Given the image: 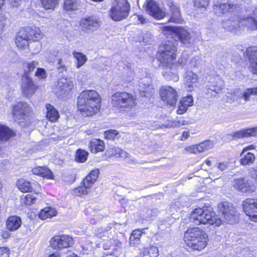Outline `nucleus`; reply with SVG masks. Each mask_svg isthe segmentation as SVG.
Returning a JSON list of instances; mask_svg holds the SVG:
<instances>
[{
	"label": "nucleus",
	"mask_w": 257,
	"mask_h": 257,
	"mask_svg": "<svg viewBox=\"0 0 257 257\" xmlns=\"http://www.w3.org/2000/svg\"><path fill=\"white\" fill-rule=\"evenodd\" d=\"M245 54L249 61L257 60V47L253 46L248 48Z\"/></svg>",
	"instance_id": "nucleus-42"
},
{
	"label": "nucleus",
	"mask_w": 257,
	"mask_h": 257,
	"mask_svg": "<svg viewBox=\"0 0 257 257\" xmlns=\"http://www.w3.org/2000/svg\"><path fill=\"white\" fill-rule=\"evenodd\" d=\"M186 245L193 250H201L207 244V236L204 231L198 227L189 228L184 233Z\"/></svg>",
	"instance_id": "nucleus-5"
},
{
	"label": "nucleus",
	"mask_w": 257,
	"mask_h": 257,
	"mask_svg": "<svg viewBox=\"0 0 257 257\" xmlns=\"http://www.w3.org/2000/svg\"><path fill=\"white\" fill-rule=\"evenodd\" d=\"M146 10L147 12L154 18L160 20L166 16V13L158 6L157 3L154 0H147Z\"/></svg>",
	"instance_id": "nucleus-13"
},
{
	"label": "nucleus",
	"mask_w": 257,
	"mask_h": 257,
	"mask_svg": "<svg viewBox=\"0 0 257 257\" xmlns=\"http://www.w3.org/2000/svg\"><path fill=\"white\" fill-rule=\"evenodd\" d=\"M56 214L57 211L54 208L46 207L40 211L39 216L41 219L45 220L55 216Z\"/></svg>",
	"instance_id": "nucleus-35"
},
{
	"label": "nucleus",
	"mask_w": 257,
	"mask_h": 257,
	"mask_svg": "<svg viewBox=\"0 0 257 257\" xmlns=\"http://www.w3.org/2000/svg\"><path fill=\"white\" fill-rule=\"evenodd\" d=\"M213 10L218 16L227 15L228 19L222 21V27L225 29L235 33L241 27L240 17H242L243 8H240L227 0H221L214 5Z\"/></svg>",
	"instance_id": "nucleus-1"
},
{
	"label": "nucleus",
	"mask_w": 257,
	"mask_h": 257,
	"mask_svg": "<svg viewBox=\"0 0 257 257\" xmlns=\"http://www.w3.org/2000/svg\"><path fill=\"white\" fill-rule=\"evenodd\" d=\"M30 111V107L26 102H20L15 105L13 108V115L17 119L24 118Z\"/></svg>",
	"instance_id": "nucleus-19"
},
{
	"label": "nucleus",
	"mask_w": 257,
	"mask_h": 257,
	"mask_svg": "<svg viewBox=\"0 0 257 257\" xmlns=\"http://www.w3.org/2000/svg\"><path fill=\"white\" fill-rule=\"evenodd\" d=\"M19 189L23 192H27L32 190V187L30 182L23 179L19 180L17 184Z\"/></svg>",
	"instance_id": "nucleus-38"
},
{
	"label": "nucleus",
	"mask_w": 257,
	"mask_h": 257,
	"mask_svg": "<svg viewBox=\"0 0 257 257\" xmlns=\"http://www.w3.org/2000/svg\"><path fill=\"white\" fill-rule=\"evenodd\" d=\"M121 242L117 239L109 238L105 240L103 243V247L104 249H111L113 250L117 249L118 247H120Z\"/></svg>",
	"instance_id": "nucleus-31"
},
{
	"label": "nucleus",
	"mask_w": 257,
	"mask_h": 257,
	"mask_svg": "<svg viewBox=\"0 0 257 257\" xmlns=\"http://www.w3.org/2000/svg\"><path fill=\"white\" fill-rule=\"evenodd\" d=\"M210 0H194V6L197 8H206L209 4Z\"/></svg>",
	"instance_id": "nucleus-51"
},
{
	"label": "nucleus",
	"mask_w": 257,
	"mask_h": 257,
	"mask_svg": "<svg viewBox=\"0 0 257 257\" xmlns=\"http://www.w3.org/2000/svg\"><path fill=\"white\" fill-rule=\"evenodd\" d=\"M217 168L220 171H223L227 168V164L225 163H220L218 164Z\"/></svg>",
	"instance_id": "nucleus-62"
},
{
	"label": "nucleus",
	"mask_w": 257,
	"mask_h": 257,
	"mask_svg": "<svg viewBox=\"0 0 257 257\" xmlns=\"http://www.w3.org/2000/svg\"><path fill=\"white\" fill-rule=\"evenodd\" d=\"M115 155H118L120 157L123 158H127L129 157V154L125 152L124 150L120 148H117L114 149Z\"/></svg>",
	"instance_id": "nucleus-55"
},
{
	"label": "nucleus",
	"mask_w": 257,
	"mask_h": 257,
	"mask_svg": "<svg viewBox=\"0 0 257 257\" xmlns=\"http://www.w3.org/2000/svg\"><path fill=\"white\" fill-rule=\"evenodd\" d=\"M210 178L212 179H217L219 178L221 176V173L220 172H218L215 170H213L210 173Z\"/></svg>",
	"instance_id": "nucleus-59"
},
{
	"label": "nucleus",
	"mask_w": 257,
	"mask_h": 257,
	"mask_svg": "<svg viewBox=\"0 0 257 257\" xmlns=\"http://www.w3.org/2000/svg\"><path fill=\"white\" fill-rule=\"evenodd\" d=\"M189 136H190V134H189V132H183V133L182 134V140H183V138L184 139V140H186L187 139H188L189 138Z\"/></svg>",
	"instance_id": "nucleus-63"
},
{
	"label": "nucleus",
	"mask_w": 257,
	"mask_h": 257,
	"mask_svg": "<svg viewBox=\"0 0 257 257\" xmlns=\"http://www.w3.org/2000/svg\"><path fill=\"white\" fill-rule=\"evenodd\" d=\"M176 46L171 41H167L160 46L158 55V60L160 62L161 66L165 69L163 75L167 80H173L175 82L179 80V77L174 66L173 61L176 59Z\"/></svg>",
	"instance_id": "nucleus-2"
},
{
	"label": "nucleus",
	"mask_w": 257,
	"mask_h": 257,
	"mask_svg": "<svg viewBox=\"0 0 257 257\" xmlns=\"http://www.w3.org/2000/svg\"><path fill=\"white\" fill-rule=\"evenodd\" d=\"M73 86V84L70 80L65 78H60L55 91L57 95L61 96L69 92Z\"/></svg>",
	"instance_id": "nucleus-17"
},
{
	"label": "nucleus",
	"mask_w": 257,
	"mask_h": 257,
	"mask_svg": "<svg viewBox=\"0 0 257 257\" xmlns=\"http://www.w3.org/2000/svg\"><path fill=\"white\" fill-rule=\"evenodd\" d=\"M47 114L46 117L52 122H55L59 117L58 111L51 104L46 105Z\"/></svg>",
	"instance_id": "nucleus-33"
},
{
	"label": "nucleus",
	"mask_w": 257,
	"mask_h": 257,
	"mask_svg": "<svg viewBox=\"0 0 257 257\" xmlns=\"http://www.w3.org/2000/svg\"><path fill=\"white\" fill-rule=\"evenodd\" d=\"M234 186L242 192H252L254 187L250 186L243 179L240 178L234 180Z\"/></svg>",
	"instance_id": "nucleus-23"
},
{
	"label": "nucleus",
	"mask_w": 257,
	"mask_h": 257,
	"mask_svg": "<svg viewBox=\"0 0 257 257\" xmlns=\"http://www.w3.org/2000/svg\"><path fill=\"white\" fill-rule=\"evenodd\" d=\"M244 152H242L241 155L240 164L242 165H250L252 164L255 159L254 154L250 152L246 154H244Z\"/></svg>",
	"instance_id": "nucleus-37"
},
{
	"label": "nucleus",
	"mask_w": 257,
	"mask_h": 257,
	"mask_svg": "<svg viewBox=\"0 0 257 257\" xmlns=\"http://www.w3.org/2000/svg\"><path fill=\"white\" fill-rule=\"evenodd\" d=\"M83 186H80L75 189L74 193L76 195L81 196V195H86L87 194V189L90 187L85 186L83 184Z\"/></svg>",
	"instance_id": "nucleus-50"
},
{
	"label": "nucleus",
	"mask_w": 257,
	"mask_h": 257,
	"mask_svg": "<svg viewBox=\"0 0 257 257\" xmlns=\"http://www.w3.org/2000/svg\"><path fill=\"white\" fill-rule=\"evenodd\" d=\"M22 223L21 219L17 216L9 217L7 220V227L10 231L18 229Z\"/></svg>",
	"instance_id": "nucleus-24"
},
{
	"label": "nucleus",
	"mask_w": 257,
	"mask_h": 257,
	"mask_svg": "<svg viewBox=\"0 0 257 257\" xmlns=\"http://www.w3.org/2000/svg\"><path fill=\"white\" fill-rule=\"evenodd\" d=\"M58 0H41L43 7L46 10H54Z\"/></svg>",
	"instance_id": "nucleus-44"
},
{
	"label": "nucleus",
	"mask_w": 257,
	"mask_h": 257,
	"mask_svg": "<svg viewBox=\"0 0 257 257\" xmlns=\"http://www.w3.org/2000/svg\"><path fill=\"white\" fill-rule=\"evenodd\" d=\"M142 234V233L140 230L136 229L134 230L130 237V244L135 245V244H138L140 242Z\"/></svg>",
	"instance_id": "nucleus-41"
},
{
	"label": "nucleus",
	"mask_w": 257,
	"mask_h": 257,
	"mask_svg": "<svg viewBox=\"0 0 257 257\" xmlns=\"http://www.w3.org/2000/svg\"><path fill=\"white\" fill-rule=\"evenodd\" d=\"M223 88V81L219 77H217L216 79L210 81L206 85V93L207 95L215 96L216 94L221 92Z\"/></svg>",
	"instance_id": "nucleus-16"
},
{
	"label": "nucleus",
	"mask_w": 257,
	"mask_h": 257,
	"mask_svg": "<svg viewBox=\"0 0 257 257\" xmlns=\"http://www.w3.org/2000/svg\"><path fill=\"white\" fill-rule=\"evenodd\" d=\"M10 5L14 7H18L22 3V0H7Z\"/></svg>",
	"instance_id": "nucleus-60"
},
{
	"label": "nucleus",
	"mask_w": 257,
	"mask_h": 257,
	"mask_svg": "<svg viewBox=\"0 0 257 257\" xmlns=\"http://www.w3.org/2000/svg\"><path fill=\"white\" fill-rule=\"evenodd\" d=\"M130 5L127 0H115L109 11V16L114 21H120L129 15Z\"/></svg>",
	"instance_id": "nucleus-7"
},
{
	"label": "nucleus",
	"mask_w": 257,
	"mask_h": 257,
	"mask_svg": "<svg viewBox=\"0 0 257 257\" xmlns=\"http://www.w3.org/2000/svg\"><path fill=\"white\" fill-rule=\"evenodd\" d=\"M143 257H157L159 255L158 249L156 246L144 248L143 251Z\"/></svg>",
	"instance_id": "nucleus-40"
},
{
	"label": "nucleus",
	"mask_w": 257,
	"mask_h": 257,
	"mask_svg": "<svg viewBox=\"0 0 257 257\" xmlns=\"http://www.w3.org/2000/svg\"><path fill=\"white\" fill-rule=\"evenodd\" d=\"M177 28V27L164 26L162 28V33L167 37H172L174 35H176Z\"/></svg>",
	"instance_id": "nucleus-47"
},
{
	"label": "nucleus",
	"mask_w": 257,
	"mask_h": 257,
	"mask_svg": "<svg viewBox=\"0 0 257 257\" xmlns=\"http://www.w3.org/2000/svg\"><path fill=\"white\" fill-rule=\"evenodd\" d=\"M118 135V133L116 130H110L106 131L104 133L105 139L108 140H113Z\"/></svg>",
	"instance_id": "nucleus-49"
},
{
	"label": "nucleus",
	"mask_w": 257,
	"mask_h": 257,
	"mask_svg": "<svg viewBox=\"0 0 257 257\" xmlns=\"http://www.w3.org/2000/svg\"><path fill=\"white\" fill-rule=\"evenodd\" d=\"M137 17L138 18V20L139 21V22L141 24H146L148 21V20L147 19H146L145 18H144V17L143 15H137Z\"/></svg>",
	"instance_id": "nucleus-61"
},
{
	"label": "nucleus",
	"mask_w": 257,
	"mask_h": 257,
	"mask_svg": "<svg viewBox=\"0 0 257 257\" xmlns=\"http://www.w3.org/2000/svg\"><path fill=\"white\" fill-rule=\"evenodd\" d=\"M73 55L77 60L76 67L77 68L83 66L87 60L86 56L81 52L74 51Z\"/></svg>",
	"instance_id": "nucleus-39"
},
{
	"label": "nucleus",
	"mask_w": 257,
	"mask_h": 257,
	"mask_svg": "<svg viewBox=\"0 0 257 257\" xmlns=\"http://www.w3.org/2000/svg\"><path fill=\"white\" fill-rule=\"evenodd\" d=\"M100 101V96L96 91H83L78 97V111L84 116H92L99 110Z\"/></svg>",
	"instance_id": "nucleus-3"
},
{
	"label": "nucleus",
	"mask_w": 257,
	"mask_h": 257,
	"mask_svg": "<svg viewBox=\"0 0 257 257\" xmlns=\"http://www.w3.org/2000/svg\"><path fill=\"white\" fill-rule=\"evenodd\" d=\"M159 93L162 101L171 106H174L178 99L177 91L170 86H163L159 90Z\"/></svg>",
	"instance_id": "nucleus-9"
},
{
	"label": "nucleus",
	"mask_w": 257,
	"mask_h": 257,
	"mask_svg": "<svg viewBox=\"0 0 257 257\" xmlns=\"http://www.w3.org/2000/svg\"><path fill=\"white\" fill-rule=\"evenodd\" d=\"M89 147L92 153H97L103 151L105 147L102 141L99 139H94L90 142Z\"/></svg>",
	"instance_id": "nucleus-32"
},
{
	"label": "nucleus",
	"mask_w": 257,
	"mask_h": 257,
	"mask_svg": "<svg viewBox=\"0 0 257 257\" xmlns=\"http://www.w3.org/2000/svg\"><path fill=\"white\" fill-rule=\"evenodd\" d=\"M253 95L257 96V87L245 89L241 93L240 98L243 99L245 101H248L251 100Z\"/></svg>",
	"instance_id": "nucleus-36"
},
{
	"label": "nucleus",
	"mask_w": 257,
	"mask_h": 257,
	"mask_svg": "<svg viewBox=\"0 0 257 257\" xmlns=\"http://www.w3.org/2000/svg\"><path fill=\"white\" fill-rule=\"evenodd\" d=\"M245 132V129L242 130L241 131H237L233 133L232 136L234 139H241L243 138H246V136Z\"/></svg>",
	"instance_id": "nucleus-54"
},
{
	"label": "nucleus",
	"mask_w": 257,
	"mask_h": 257,
	"mask_svg": "<svg viewBox=\"0 0 257 257\" xmlns=\"http://www.w3.org/2000/svg\"><path fill=\"white\" fill-rule=\"evenodd\" d=\"M0 257H9V250L7 247H0Z\"/></svg>",
	"instance_id": "nucleus-58"
},
{
	"label": "nucleus",
	"mask_w": 257,
	"mask_h": 257,
	"mask_svg": "<svg viewBox=\"0 0 257 257\" xmlns=\"http://www.w3.org/2000/svg\"><path fill=\"white\" fill-rule=\"evenodd\" d=\"M190 219L191 222L196 225L208 224L218 226L222 224L221 218L216 216L210 208L206 207L194 209L191 212Z\"/></svg>",
	"instance_id": "nucleus-4"
},
{
	"label": "nucleus",
	"mask_w": 257,
	"mask_h": 257,
	"mask_svg": "<svg viewBox=\"0 0 257 257\" xmlns=\"http://www.w3.org/2000/svg\"><path fill=\"white\" fill-rule=\"evenodd\" d=\"M26 33L28 34V37L30 40L33 41H37L43 37V34L40 29L38 27H33L31 29H28L26 31Z\"/></svg>",
	"instance_id": "nucleus-28"
},
{
	"label": "nucleus",
	"mask_w": 257,
	"mask_h": 257,
	"mask_svg": "<svg viewBox=\"0 0 257 257\" xmlns=\"http://www.w3.org/2000/svg\"><path fill=\"white\" fill-rule=\"evenodd\" d=\"M200 153L212 149L213 147L214 144L213 141H206L197 145Z\"/></svg>",
	"instance_id": "nucleus-46"
},
{
	"label": "nucleus",
	"mask_w": 257,
	"mask_h": 257,
	"mask_svg": "<svg viewBox=\"0 0 257 257\" xmlns=\"http://www.w3.org/2000/svg\"><path fill=\"white\" fill-rule=\"evenodd\" d=\"M243 12L242 13V17H240L241 21H240L241 26H246L248 29L252 31H257V18H254L249 16L250 14H245Z\"/></svg>",
	"instance_id": "nucleus-20"
},
{
	"label": "nucleus",
	"mask_w": 257,
	"mask_h": 257,
	"mask_svg": "<svg viewBox=\"0 0 257 257\" xmlns=\"http://www.w3.org/2000/svg\"><path fill=\"white\" fill-rule=\"evenodd\" d=\"M35 75L41 79H44L47 77L46 71L41 68H37Z\"/></svg>",
	"instance_id": "nucleus-56"
},
{
	"label": "nucleus",
	"mask_w": 257,
	"mask_h": 257,
	"mask_svg": "<svg viewBox=\"0 0 257 257\" xmlns=\"http://www.w3.org/2000/svg\"><path fill=\"white\" fill-rule=\"evenodd\" d=\"M250 71L254 74H257V59L249 61Z\"/></svg>",
	"instance_id": "nucleus-53"
},
{
	"label": "nucleus",
	"mask_w": 257,
	"mask_h": 257,
	"mask_svg": "<svg viewBox=\"0 0 257 257\" xmlns=\"http://www.w3.org/2000/svg\"><path fill=\"white\" fill-rule=\"evenodd\" d=\"M99 174V170L98 169L92 170L83 180V184L87 187H91L96 181Z\"/></svg>",
	"instance_id": "nucleus-27"
},
{
	"label": "nucleus",
	"mask_w": 257,
	"mask_h": 257,
	"mask_svg": "<svg viewBox=\"0 0 257 257\" xmlns=\"http://www.w3.org/2000/svg\"><path fill=\"white\" fill-rule=\"evenodd\" d=\"M218 210L221 213L223 219L222 222L230 224L235 223L238 221L239 214L236 209L228 202H222L218 205Z\"/></svg>",
	"instance_id": "nucleus-8"
},
{
	"label": "nucleus",
	"mask_w": 257,
	"mask_h": 257,
	"mask_svg": "<svg viewBox=\"0 0 257 257\" xmlns=\"http://www.w3.org/2000/svg\"><path fill=\"white\" fill-rule=\"evenodd\" d=\"M15 135V132L9 127L0 125V141H6L14 137Z\"/></svg>",
	"instance_id": "nucleus-30"
},
{
	"label": "nucleus",
	"mask_w": 257,
	"mask_h": 257,
	"mask_svg": "<svg viewBox=\"0 0 257 257\" xmlns=\"http://www.w3.org/2000/svg\"><path fill=\"white\" fill-rule=\"evenodd\" d=\"M150 81L149 78H146L141 79L139 82V89L143 96H146V93L149 92L154 91V89L150 87Z\"/></svg>",
	"instance_id": "nucleus-25"
},
{
	"label": "nucleus",
	"mask_w": 257,
	"mask_h": 257,
	"mask_svg": "<svg viewBox=\"0 0 257 257\" xmlns=\"http://www.w3.org/2000/svg\"><path fill=\"white\" fill-rule=\"evenodd\" d=\"M79 6V0H64L63 8L67 11H73L78 10Z\"/></svg>",
	"instance_id": "nucleus-34"
},
{
	"label": "nucleus",
	"mask_w": 257,
	"mask_h": 257,
	"mask_svg": "<svg viewBox=\"0 0 257 257\" xmlns=\"http://www.w3.org/2000/svg\"><path fill=\"white\" fill-rule=\"evenodd\" d=\"M32 171L35 175L45 177L47 179H53V175L51 171L46 167L38 166L33 168Z\"/></svg>",
	"instance_id": "nucleus-29"
},
{
	"label": "nucleus",
	"mask_w": 257,
	"mask_h": 257,
	"mask_svg": "<svg viewBox=\"0 0 257 257\" xmlns=\"http://www.w3.org/2000/svg\"><path fill=\"white\" fill-rule=\"evenodd\" d=\"M21 89L27 97H31L36 92L37 87L29 75H24L22 79Z\"/></svg>",
	"instance_id": "nucleus-14"
},
{
	"label": "nucleus",
	"mask_w": 257,
	"mask_h": 257,
	"mask_svg": "<svg viewBox=\"0 0 257 257\" xmlns=\"http://www.w3.org/2000/svg\"><path fill=\"white\" fill-rule=\"evenodd\" d=\"M79 27L82 32L90 34L96 31L99 27V21L94 16L83 18L80 21Z\"/></svg>",
	"instance_id": "nucleus-10"
},
{
	"label": "nucleus",
	"mask_w": 257,
	"mask_h": 257,
	"mask_svg": "<svg viewBox=\"0 0 257 257\" xmlns=\"http://www.w3.org/2000/svg\"><path fill=\"white\" fill-rule=\"evenodd\" d=\"M73 238L67 235H56L50 240V245L54 249L67 248L73 243Z\"/></svg>",
	"instance_id": "nucleus-11"
},
{
	"label": "nucleus",
	"mask_w": 257,
	"mask_h": 257,
	"mask_svg": "<svg viewBox=\"0 0 257 257\" xmlns=\"http://www.w3.org/2000/svg\"><path fill=\"white\" fill-rule=\"evenodd\" d=\"M243 208L249 218L257 222V198H247L242 204Z\"/></svg>",
	"instance_id": "nucleus-12"
},
{
	"label": "nucleus",
	"mask_w": 257,
	"mask_h": 257,
	"mask_svg": "<svg viewBox=\"0 0 257 257\" xmlns=\"http://www.w3.org/2000/svg\"><path fill=\"white\" fill-rule=\"evenodd\" d=\"M88 155V153L84 150L78 149L76 153L75 160L78 162H85Z\"/></svg>",
	"instance_id": "nucleus-43"
},
{
	"label": "nucleus",
	"mask_w": 257,
	"mask_h": 257,
	"mask_svg": "<svg viewBox=\"0 0 257 257\" xmlns=\"http://www.w3.org/2000/svg\"><path fill=\"white\" fill-rule=\"evenodd\" d=\"M193 104V99L191 95H188L186 97H184L180 100L177 113L180 114L185 113L189 106H192Z\"/></svg>",
	"instance_id": "nucleus-21"
},
{
	"label": "nucleus",
	"mask_w": 257,
	"mask_h": 257,
	"mask_svg": "<svg viewBox=\"0 0 257 257\" xmlns=\"http://www.w3.org/2000/svg\"><path fill=\"white\" fill-rule=\"evenodd\" d=\"M246 136L248 137H255L257 136V127L245 129Z\"/></svg>",
	"instance_id": "nucleus-52"
},
{
	"label": "nucleus",
	"mask_w": 257,
	"mask_h": 257,
	"mask_svg": "<svg viewBox=\"0 0 257 257\" xmlns=\"http://www.w3.org/2000/svg\"><path fill=\"white\" fill-rule=\"evenodd\" d=\"M185 150L190 153L197 154L200 153L197 145L189 146Z\"/></svg>",
	"instance_id": "nucleus-57"
},
{
	"label": "nucleus",
	"mask_w": 257,
	"mask_h": 257,
	"mask_svg": "<svg viewBox=\"0 0 257 257\" xmlns=\"http://www.w3.org/2000/svg\"><path fill=\"white\" fill-rule=\"evenodd\" d=\"M38 65V62L35 61L24 63L23 64V68L25 72L24 75H28V73L33 71Z\"/></svg>",
	"instance_id": "nucleus-45"
},
{
	"label": "nucleus",
	"mask_w": 257,
	"mask_h": 257,
	"mask_svg": "<svg viewBox=\"0 0 257 257\" xmlns=\"http://www.w3.org/2000/svg\"><path fill=\"white\" fill-rule=\"evenodd\" d=\"M28 34L26 30L21 31L16 38L15 43L17 46L19 48H25L28 46L29 41Z\"/></svg>",
	"instance_id": "nucleus-22"
},
{
	"label": "nucleus",
	"mask_w": 257,
	"mask_h": 257,
	"mask_svg": "<svg viewBox=\"0 0 257 257\" xmlns=\"http://www.w3.org/2000/svg\"><path fill=\"white\" fill-rule=\"evenodd\" d=\"M178 123L182 125H186L188 124V121L184 120H180L178 121Z\"/></svg>",
	"instance_id": "nucleus-64"
},
{
	"label": "nucleus",
	"mask_w": 257,
	"mask_h": 257,
	"mask_svg": "<svg viewBox=\"0 0 257 257\" xmlns=\"http://www.w3.org/2000/svg\"><path fill=\"white\" fill-rule=\"evenodd\" d=\"M176 35L182 44L186 47L190 45L191 43V36L190 32L188 30L182 27H177L176 30Z\"/></svg>",
	"instance_id": "nucleus-18"
},
{
	"label": "nucleus",
	"mask_w": 257,
	"mask_h": 257,
	"mask_svg": "<svg viewBox=\"0 0 257 257\" xmlns=\"http://www.w3.org/2000/svg\"><path fill=\"white\" fill-rule=\"evenodd\" d=\"M21 200L22 202L26 205H31L36 203L37 198L34 195L27 194L24 197H22Z\"/></svg>",
	"instance_id": "nucleus-48"
},
{
	"label": "nucleus",
	"mask_w": 257,
	"mask_h": 257,
	"mask_svg": "<svg viewBox=\"0 0 257 257\" xmlns=\"http://www.w3.org/2000/svg\"><path fill=\"white\" fill-rule=\"evenodd\" d=\"M136 98L132 94L125 92H116L111 96L112 105L121 111H127L136 105Z\"/></svg>",
	"instance_id": "nucleus-6"
},
{
	"label": "nucleus",
	"mask_w": 257,
	"mask_h": 257,
	"mask_svg": "<svg viewBox=\"0 0 257 257\" xmlns=\"http://www.w3.org/2000/svg\"><path fill=\"white\" fill-rule=\"evenodd\" d=\"M167 5L169 7L170 11V18L169 21L172 23H180L183 20L179 6L172 0H168Z\"/></svg>",
	"instance_id": "nucleus-15"
},
{
	"label": "nucleus",
	"mask_w": 257,
	"mask_h": 257,
	"mask_svg": "<svg viewBox=\"0 0 257 257\" xmlns=\"http://www.w3.org/2000/svg\"><path fill=\"white\" fill-rule=\"evenodd\" d=\"M198 78L197 75L192 71H188L185 76V81L187 85L188 90L191 91L193 88V84L198 82Z\"/></svg>",
	"instance_id": "nucleus-26"
}]
</instances>
